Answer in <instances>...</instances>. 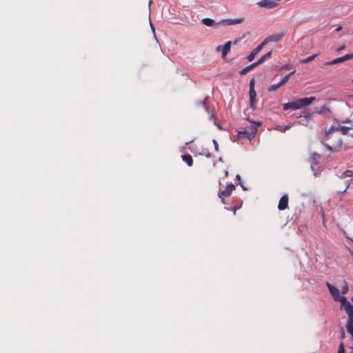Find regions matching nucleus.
Returning <instances> with one entry per match:
<instances>
[{
	"mask_svg": "<svg viewBox=\"0 0 353 353\" xmlns=\"http://www.w3.org/2000/svg\"><path fill=\"white\" fill-rule=\"evenodd\" d=\"M316 100V97H305L296 99L294 101L284 103L283 105L284 110H298L303 108H306L312 104Z\"/></svg>",
	"mask_w": 353,
	"mask_h": 353,
	"instance_id": "1",
	"label": "nucleus"
},
{
	"mask_svg": "<svg viewBox=\"0 0 353 353\" xmlns=\"http://www.w3.org/2000/svg\"><path fill=\"white\" fill-rule=\"evenodd\" d=\"M245 21L244 17L237 18V19H222L217 22L219 25H224V26H232L237 23H241Z\"/></svg>",
	"mask_w": 353,
	"mask_h": 353,
	"instance_id": "2",
	"label": "nucleus"
},
{
	"mask_svg": "<svg viewBox=\"0 0 353 353\" xmlns=\"http://www.w3.org/2000/svg\"><path fill=\"white\" fill-rule=\"evenodd\" d=\"M256 6L259 8H265L267 9H272L278 6V4L272 0H261L256 2Z\"/></svg>",
	"mask_w": 353,
	"mask_h": 353,
	"instance_id": "3",
	"label": "nucleus"
},
{
	"mask_svg": "<svg viewBox=\"0 0 353 353\" xmlns=\"http://www.w3.org/2000/svg\"><path fill=\"white\" fill-rule=\"evenodd\" d=\"M235 188V186L232 183L228 184L224 190H220L219 192V196L220 198H223V196H229L232 190H234ZM222 201L224 203L223 199H222Z\"/></svg>",
	"mask_w": 353,
	"mask_h": 353,
	"instance_id": "4",
	"label": "nucleus"
},
{
	"mask_svg": "<svg viewBox=\"0 0 353 353\" xmlns=\"http://www.w3.org/2000/svg\"><path fill=\"white\" fill-rule=\"evenodd\" d=\"M334 300L341 303V310L343 308L345 310L352 305L345 296H341L340 294Z\"/></svg>",
	"mask_w": 353,
	"mask_h": 353,
	"instance_id": "5",
	"label": "nucleus"
},
{
	"mask_svg": "<svg viewBox=\"0 0 353 353\" xmlns=\"http://www.w3.org/2000/svg\"><path fill=\"white\" fill-rule=\"evenodd\" d=\"M283 36V33L272 34L265 38L262 42L264 43V45H266L269 42H278L282 39Z\"/></svg>",
	"mask_w": 353,
	"mask_h": 353,
	"instance_id": "6",
	"label": "nucleus"
},
{
	"mask_svg": "<svg viewBox=\"0 0 353 353\" xmlns=\"http://www.w3.org/2000/svg\"><path fill=\"white\" fill-rule=\"evenodd\" d=\"M264 46V43L262 42L256 48H255L248 56V61H252L254 59V57L261 52Z\"/></svg>",
	"mask_w": 353,
	"mask_h": 353,
	"instance_id": "7",
	"label": "nucleus"
},
{
	"mask_svg": "<svg viewBox=\"0 0 353 353\" xmlns=\"http://www.w3.org/2000/svg\"><path fill=\"white\" fill-rule=\"evenodd\" d=\"M288 207V196L287 194H284L280 199L278 209L279 210H284Z\"/></svg>",
	"mask_w": 353,
	"mask_h": 353,
	"instance_id": "8",
	"label": "nucleus"
},
{
	"mask_svg": "<svg viewBox=\"0 0 353 353\" xmlns=\"http://www.w3.org/2000/svg\"><path fill=\"white\" fill-rule=\"evenodd\" d=\"M314 117V112H312L311 110L305 108L302 111V114H301L299 116H297L296 118H301L303 117L306 120H312Z\"/></svg>",
	"mask_w": 353,
	"mask_h": 353,
	"instance_id": "9",
	"label": "nucleus"
},
{
	"mask_svg": "<svg viewBox=\"0 0 353 353\" xmlns=\"http://www.w3.org/2000/svg\"><path fill=\"white\" fill-rule=\"evenodd\" d=\"M326 286L327 287L330 293L332 294L333 299H334L336 296H338L339 293V290L334 285H332L329 282L325 283Z\"/></svg>",
	"mask_w": 353,
	"mask_h": 353,
	"instance_id": "10",
	"label": "nucleus"
},
{
	"mask_svg": "<svg viewBox=\"0 0 353 353\" xmlns=\"http://www.w3.org/2000/svg\"><path fill=\"white\" fill-rule=\"evenodd\" d=\"M249 97H250V107L254 110L255 109V100L256 97V92L255 90H249Z\"/></svg>",
	"mask_w": 353,
	"mask_h": 353,
	"instance_id": "11",
	"label": "nucleus"
},
{
	"mask_svg": "<svg viewBox=\"0 0 353 353\" xmlns=\"http://www.w3.org/2000/svg\"><path fill=\"white\" fill-rule=\"evenodd\" d=\"M249 121L253 123V125H252L250 126V130H248L250 132V137H252V138L253 139L257 132V126L261 125V122H252L250 119H249Z\"/></svg>",
	"mask_w": 353,
	"mask_h": 353,
	"instance_id": "12",
	"label": "nucleus"
},
{
	"mask_svg": "<svg viewBox=\"0 0 353 353\" xmlns=\"http://www.w3.org/2000/svg\"><path fill=\"white\" fill-rule=\"evenodd\" d=\"M201 22L202 23L208 27H216L219 26V24H217V22H216L214 19L210 18H203L201 20Z\"/></svg>",
	"mask_w": 353,
	"mask_h": 353,
	"instance_id": "13",
	"label": "nucleus"
},
{
	"mask_svg": "<svg viewBox=\"0 0 353 353\" xmlns=\"http://www.w3.org/2000/svg\"><path fill=\"white\" fill-rule=\"evenodd\" d=\"M231 41H228L226 42L224 46L222 47V54H221V57L223 58H225V56L228 54V52H230V48H231Z\"/></svg>",
	"mask_w": 353,
	"mask_h": 353,
	"instance_id": "14",
	"label": "nucleus"
},
{
	"mask_svg": "<svg viewBox=\"0 0 353 353\" xmlns=\"http://www.w3.org/2000/svg\"><path fill=\"white\" fill-rule=\"evenodd\" d=\"M345 311L348 316L347 323L353 324V306L352 305L350 307L345 309Z\"/></svg>",
	"mask_w": 353,
	"mask_h": 353,
	"instance_id": "15",
	"label": "nucleus"
},
{
	"mask_svg": "<svg viewBox=\"0 0 353 353\" xmlns=\"http://www.w3.org/2000/svg\"><path fill=\"white\" fill-rule=\"evenodd\" d=\"M182 160L185 161L188 166H192L193 164V159L190 154H186L181 156Z\"/></svg>",
	"mask_w": 353,
	"mask_h": 353,
	"instance_id": "16",
	"label": "nucleus"
},
{
	"mask_svg": "<svg viewBox=\"0 0 353 353\" xmlns=\"http://www.w3.org/2000/svg\"><path fill=\"white\" fill-rule=\"evenodd\" d=\"M250 132L248 130H242L238 132V137L239 138L244 137L249 140H251L252 138V137H250Z\"/></svg>",
	"mask_w": 353,
	"mask_h": 353,
	"instance_id": "17",
	"label": "nucleus"
},
{
	"mask_svg": "<svg viewBox=\"0 0 353 353\" xmlns=\"http://www.w3.org/2000/svg\"><path fill=\"white\" fill-rule=\"evenodd\" d=\"M321 155L318 153H312V163L315 165H319L318 159H320Z\"/></svg>",
	"mask_w": 353,
	"mask_h": 353,
	"instance_id": "18",
	"label": "nucleus"
},
{
	"mask_svg": "<svg viewBox=\"0 0 353 353\" xmlns=\"http://www.w3.org/2000/svg\"><path fill=\"white\" fill-rule=\"evenodd\" d=\"M271 55H272V51H270V52H267L266 54H265L264 55H263L258 61L261 64L264 61H265L266 60L270 59Z\"/></svg>",
	"mask_w": 353,
	"mask_h": 353,
	"instance_id": "19",
	"label": "nucleus"
},
{
	"mask_svg": "<svg viewBox=\"0 0 353 353\" xmlns=\"http://www.w3.org/2000/svg\"><path fill=\"white\" fill-rule=\"evenodd\" d=\"M316 112L317 113H319V114L324 115L327 112H330L331 110L330 108H328L325 106H323V107H321V108L320 110H316Z\"/></svg>",
	"mask_w": 353,
	"mask_h": 353,
	"instance_id": "20",
	"label": "nucleus"
},
{
	"mask_svg": "<svg viewBox=\"0 0 353 353\" xmlns=\"http://www.w3.org/2000/svg\"><path fill=\"white\" fill-rule=\"evenodd\" d=\"M341 62H343L342 59H341V57H339V58L335 59H334V60H332L331 61H328L325 64L328 65H331L339 63H341Z\"/></svg>",
	"mask_w": 353,
	"mask_h": 353,
	"instance_id": "21",
	"label": "nucleus"
},
{
	"mask_svg": "<svg viewBox=\"0 0 353 353\" xmlns=\"http://www.w3.org/2000/svg\"><path fill=\"white\" fill-rule=\"evenodd\" d=\"M339 130L341 131L343 134H347L348 131L352 129V127H346V126H339Z\"/></svg>",
	"mask_w": 353,
	"mask_h": 353,
	"instance_id": "22",
	"label": "nucleus"
},
{
	"mask_svg": "<svg viewBox=\"0 0 353 353\" xmlns=\"http://www.w3.org/2000/svg\"><path fill=\"white\" fill-rule=\"evenodd\" d=\"M345 327L347 332L353 337V324L346 323Z\"/></svg>",
	"mask_w": 353,
	"mask_h": 353,
	"instance_id": "23",
	"label": "nucleus"
},
{
	"mask_svg": "<svg viewBox=\"0 0 353 353\" xmlns=\"http://www.w3.org/2000/svg\"><path fill=\"white\" fill-rule=\"evenodd\" d=\"M316 56H317V54H312V55H311V56H310V57H307V58H305V59H303V60L301 61V62H302V63H307L310 62L311 61L314 60V58H315Z\"/></svg>",
	"mask_w": 353,
	"mask_h": 353,
	"instance_id": "24",
	"label": "nucleus"
},
{
	"mask_svg": "<svg viewBox=\"0 0 353 353\" xmlns=\"http://www.w3.org/2000/svg\"><path fill=\"white\" fill-rule=\"evenodd\" d=\"M348 290H349L348 284H347V281H344V285L342 287L341 293L345 294L347 293Z\"/></svg>",
	"mask_w": 353,
	"mask_h": 353,
	"instance_id": "25",
	"label": "nucleus"
},
{
	"mask_svg": "<svg viewBox=\"0 0 353 353\" xmlns=\"http://www.w3.org/2000/svg\"><path fill=\"white\" fill-rule=\"evenodd\" d=\"M345 345L343 342H341L339 345V349L337 353H345Z\"/></svg>",
	"mask_w": 353,
	"mask_h": 353,
	"instance_id": "26",
	"label": "nucleus"
},
{
	"mask_svg": "<svg viewBox=\"0 0 353 353\" xmlns=\"http://www.w3.org/2000/svg\"><path fill=\"white\" fill-rule=\"evenodd\" d=\"M291 128L290 125H285L284 127H282L281 125H279L276 127V129L281 131V132H285L287 130H289L290 128Z\"/></svg>",
	"mask_w": 353,
	"mask_h": 353,
	"instance_id": "27",
	"label": "nucleus"
},
{
	"mask_svg": "<svg viewBox=\"0 0 353 353\" xmlns=\"http://www.w3.org/2000/svg\"><path fill=\"white\" fill-rule=\"evenodd\" d=\"M353 58V54H348L343 57H341L343 62Z\"/></svg>",
	"mask_w": 353,
	"mask_h": 353,
	"instance_id": "28",
	"label": "nucleus"
},
{
	"mask_svg": "<svg viewBox=\"0 0 353 353\" xmlns=\"http://www.w3.org/2000/svg\"><path fill=\"white\" fill-rule=\"evenodd\" d=\"M292 74V72L286 74L284 77H283V79L281 80V83H285V82H287L290 78V77Z\"/></svg>",
	"mask_w": 353,
	"mask_h": 353,
	"instance_id": "29",
	"label": "nucleus"
},
{
	"mask_svg": "<svg viewBox=\"0 0 353 353\" xmlns=\"http://www.w3.org/2000/svg\"><path fill=\"white\" fill-rule=\"evenodd\" d=\"M332 134V133H330V132H329L328 130H325V139L323 141H325V140H328L330 138V135Z\"/></svg>",
	"mask_w": 353,
	"mask_h": 353,
	"instance_id": "30",
	"label": "nucleus"
},
{
	"mask_svg": "<svg viewBox=\"0 0 353 353\" xmlns=\"http://www.w3.org/2000/svg\"><path fill=\"white\" fill-rule=\"evenodd\" d=\"M283 85V83H281V81H280L279 83L272 85L270 88H279Z\"/></svg>",
	"mask_w": 353,
	"mask_h": 353,
	"instance_id": "31",
	"label": "nucleus"
},
{
	"mask_svg": "<svg viewBox=\"0 0 353 353\" xmlns=\"http://www.w3.org/2000/svg\"><path fill=\"white\" fill-rule=\"evenodd\" d=\"M340 337L341 339H344L345 338V333L343 330V327H342L340 329Z\"/></svg>",
	"mask_w": 353,
	"mask_h": 353,
	"instance_id": "32",
	"label": "nucleus"
},
{
	"mask_svg": "<svg viewBox=\"0 0 353 353\" xmlns=\"http://www.w3.org/2000/svg\"><path fill=\"white\" fill-rule=\"evenodd\" d=\"M250 70H251V68H249V66H247V67H245V68H243V70H241L240 71V74H246V73H247Z\"/></svg>",
	"mask_w": 353,
	"mask_h": 353,
	"instance_id": "33",
	"label": "nucleus"
},
{
	"mask_svg": "<svg viewBox=\"0 0 353 353\" xmlns=\"http://www.w3.org/2000/svg\"><path fill=\"white\" fill-rule=\"evenodd\" d=\"M321 143H322V144H324V145H325V146L326 147V148H327L328 150H330V151H331V152H334V151H335V150L334 149V148H333V147H332L331 145H328V144H325V143H324V142H323V141H322V142H321Z\"/></svg>",
	"mask_w": 353,
	"mask_h": 353,
	"instance_id": "34",
	"label": "nucleus"
},
{
	"mask_svg": "<svg viewBox=\"0 0 353 353\" xmlns=\"http://www.w3.org/2000/svg\"><path fill=\"white\" fill-rule=\"evenodd\" d=\"M339 130V127H335V126H332L330 129H329V132H330V133L332 134L333 132L334 131H338Z\"/></svg>",
	"mask_w": 353,
	"mask_h": 353,
	"instance_id": "35",
	"label": "nucleus"
},
{
	"mask_svg": "<svg viewBox=\"0 0 353 353\" xmlns=\"http://www.w3.org/2000/svg\"><path fill=\"white\" fill-rule=\"evenodd\" d=\"M261 63H259V61L253 63L252 64H251L250 65H249V68H250L251 69L256 67L257 65H260Z\"/></svg>",
	"mask_w": 353,
	"mask_h": 353,
	"instance_id": "36",
	"label": "nucleus"
},
{
	"mask_svg": "<svg viewBox=\"0 0 353 353\" xmlns=\"http://www.w3.org/2000/svg\"><path fill=\"white\" fill-rule=\"evenodd\" d=\"M249 86H250L249 88H254V79H252L250 80Z\"/></svg>",
	"mask_w": 353,
	"mask_h": 353,
	"instance_id": "37",
	"label": "nucleus"
},
{
	"mask_svg": "<svg viewBox=\"0 0 353 353\" xmlns=\"http://www.w3.org/2000/svg\"><path fill=\"white\" fill-rule=\"evenodd\" d=\"M213 143H214V149L216 151H218L219 150V145H218V143L216 142V140H213Z\"/></svg>",
	"mask_w": 353,
	"mask_h": 353,
	"instance_id": "38",
	"label": "nucleus"
},
{
	"mask_svg": "<svg viewBox=\"0 0 353 353\" xmlns=\"http://www.w3.org/2000/svg\"><path fill=\"white\" fill-rule=\"evenodd\" d=\"M348 187H349V184H348V183H347V184L345 185V189H344L343 190H339V192L341 194H344V193L346 192V190H347V189L348 188Z\"/></svg>",
	"mask_w": 353,
	"mask_h": 353,
	"instance_id": "39",
	"label": "nucleus"
},
{
	"mask_svg": "<svg viewBox=\"0 0 353 353\" xmlns=\"http://www.w3.org/2000/svg\"><path fill=\"white\" fill-rule=\"evenodd\" d=\"M352 172L351 170H346L343 174L347 176H350L352 175Z\"/></svg>",
	"mask_w": 353,
	"mask_h": 353,
	"instance_id": "40",
	"label": "nucleus"
},
{
	"mask_svg": "<svg viewBox=\"0 0 353 353\" xmlns=\"http://www.w3.org/2000/svg\"><path fill=\"white\" fill-rule=\"evenodd\" d=\"M343 145V141L341 139H339L337 143L336 144V147H340Z\"/></svg>",
	"mask_w": 353,
	"mask_h": 353,
	"instance_id": "41",
	"label": "nucleus"
},
{
	"mask_svg": "<svg viewBox=\"0 0 353 353\" xmlns=\"http://www.w3.org/2000/svg\"><path fill=\"white\" fill-rule=\"evenodd\" d=\"M216 52H222V46H217V47H216Z\"/></svg>",
	"mask_w": 353,
	"mask_h": 353,
	"instance_id": "42",
	"label": "nucleus"
},
{
	"mask_svg": "<svg viewBox=\"0 0 353 353\" xmlns=\"http://www.w3.org/2000/svg\"><path fill=\"white\" fill-rule=\"evenodd\" d=\"M201 104L203 105V106L205 107V110L208 111L209 110V108L208 106L205 105V100L201 102Z\"/></svg>",
	"mask_w": 353,
	"mask_h": 353,
	"instance_id": "43",
	"label": "nucleus"
},
{
	"mask_svg": "<svg viewBox=\"0 0 353 353\" xmlns=\"http://www.w3.org/2000/svg\"><path fill=\"white\" fill-rule=\"evenodd\" d=\"M345 46H341V47H339V48L337 49V50H338V51H341V50H344V49H345Z\"/></svg>",
	"mask_w": 353,
	"mask_h": 353,
	"instance_id": "44",
	"label": "nucleus"
},
{
	"mask_svg": "<svg viewBox=\"0 0 353 353\" xmlns=\"http://www.w3.org/2000/svg\"><path fill=\"white\" fill-rule=\"evenodd\" d=\"M341 29H342V27H341V26H339V27H337V28H336L335 31H336V32H339V31H340Z\"/></svg>",
	"mask_w": 353,
	"mask_h": 353,
	"instance_id": "45",
	"label": "nucleus"
},
{
	"mask_svg": "<svg viewBox=\"0 0 353 353\" xmlns=\"http://www.w3.org/2000/svg\"><path fill=\"white\" fill-rule=\"evenodd\" d=\"M205 157H206L207 158H210V157H212V154H211L210 153H208V154L205 155Z\"/></svg>",
	"mask_w": 353,
	"mask_h": 353,
	"instance_id": "46",
	"label": "nucleus"
},
{
	"mask_svg": "<svg viewBox=\"0 0 353 353\" xmlns=\"http://www.w3.org/2000/svg\"><path fill=\"white\" fill-rule=\"evenodd\" d=\"M236 179H237V180H239V181H240V180H241V176H240V175H239V174H237V175L236 176Z\"/></svg>",
	"mask_w": 353,
	"mask_h": 353,
	"instance_id": "47",
	"label": "nucleus"
},
{
	"mask_svg": "<svg viewBox=\"0 0 353 353\" xmlns=\"http://www.w3.org/2000/svg\"><path fill=\"white\" fill-rule=\"evenodd\" d=\"M224 174H225V176H228V171L225 170Z\"/></svg>",
	"mask_w": 353,
	"mask_h": 353,
	"instance_id": "48",
	"label": "nucleus"
},
{
	"mask_svg": "<svg viewBox=\"0 0 353 353\" xmlns=\"http://www.w3.org/2000/svg\"><path fill=\"white\" fill-rule=\"evenodd\" d=\"M150 26L152 28V31L154 32V28L153 25L152 24L151 22H150Z\"/></svg>",
	"mask_w": 353,
	"mask_h": 353,
	"instance_id": "49",
	"label": "nucleus"
},
{
	"mask_svg": "<svg viewBox=\"0 0 353 353\" xmlns=\"http://www.w3.org/2000/svg\"><path fill=\"white\" fill-rule=\"evenodd\" d=\"M219 161H221V162H223V159L222 157H219Z\"/></svg>",
	"mask_w": 353,
	"mask_h": 353,
	"instance_id": "50",
	"label": "nucleus"
},
{
	"mask_svg": "<svg viewBox=\"0 0 353 353\" xmlns=\"http://www.w3.org/2000/svg\"><path fill=\"white\" fill-rule=\"evenodd\" d=\"M350 348H351L352 351L350 353H353V345L350 347Z\"/></svg>",
	"mask_w": 353,
	"mask_h": 353,
	"instance_id": "51",
	"label": "nucleus"
},
{
	"mask_svg": "<svg viewBox=\"0 0 353 353\" xmlns=\"http://www.w3.org/2000/svg\"><path fill=\"white\" fill-rule=\"evenodd\" d=\"M348 97L353 98V94L352 95H348Z\"/></svg>",
	"mask_w": 353,
	"mask_h": 353,
	"instance_id": "52",
	"label": "nucleus"
},
{
	"mask_svg": "<svg viewBox=\"0 0 353 353\" xmlns=\"http://www.w3.org/2000/svg\"><path fill=\"white\" fill-rule=\"evenodd\" d=\"M350 240H351L352 241H353V239H350Z\"/></svg>",
	"mask_w": 353,
	"mask_h": 353,
	"instance_id": "53",
	"label": "nucleus"
}]
</instances>
